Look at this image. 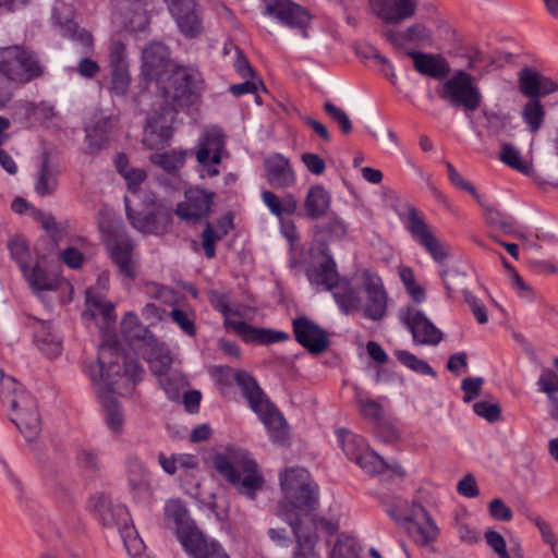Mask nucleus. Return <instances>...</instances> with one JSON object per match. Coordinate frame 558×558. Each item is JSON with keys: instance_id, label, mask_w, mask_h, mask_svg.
Here are the masks:
<instances>
[{"instance_id": "nucleus-50", "label": "nucleus", "mask_w": 558, "mask_h": 558, "mask_svg": "<svg viewBox=\"0 0 558 558\" xmlns=\"http://www.w3.org/2000/svg\"><path fill=\"white\" fill-rule=\"evenodd\" d=\"M170 317L187 336H195L196 327L193 312L174 307L170 312Z\"/></svg>"}, {"instance_id": "nucleus-48", "label": "nucleus", "mask_w": 558, "mask_h": 558, "mask_svg": "<svg viewBox=\"0 0 558 558\" xmlns=\"http://www.w3.org/2000/svg\"><path fill=\"white\" fill-rule=\"evenodd\" d=\"M185 155L178 151H166L162 154H153L150 161L168 172L181 168L184 163Z\"/></svg>"}, {"instance_id": "nucleus-2", "label": "nucleus", "mask_w": 558, "mask_h": 558, "mask_svg": "<svg viewBox=\"0 0 558 558\" xmlns=\"http://www.w3.org/2000/svg\"><path fill=\"white\" fill-rule=\"evenodd\" d=\"M280 486L284 493L283 499L278 502L276 515L290 523L295 519L300 523L320 524V529L328 535L338 531L333 521L318 517L315 511L319 506L318 485L311 478L303 468H291L280 475Z\"/></svg>"}, {"instance_id": "nucleus-62", "label": "nucleus", "mask_w": 558, "mask_h": 558, "mask_svg": "<svg viewBox=\"0 0 558 558\" xmlns=\"http://www.w3.org/2000/svg\"><path fill=\"white\" fill-rule=\"evenodd\" d=\"M488 511L492 518L498 521H510L513 517V512L501 499L495 498L489 502Z\"/></svg>"}, {"instance_id": "nucleus-63", "label": "nucleus", "mask_w": 558, "mask_h": 558, "mask_svg": "<svg viewBox=\"0 0 558 558\" xmlns=\"http://www.w3.org/2000/svg\"><path fill=\"white\" fill-rule=\"evenodd\" d=\"M464 301L472 310L476 320L480 324H486L488 320L484 304L472 293L464 291Z\"/></svg>"}, {"instance_id": "nucleus-54", "label": "nucleus", "mask_w": 558, "mask_h": 558, "mask_svg": "<svg viewBox=\"0 0 558 558\" xmlns=\"http://www.w3.org/2000/svg\"><path fill=\"white\" fill-rule=\"evenodd\" d=\"M446 168L450 182L458 189L470 193L482 206H484V203L482 201L483 197L477 193L473 184L463 179V177L456 170V168L450 162H446Z\"/></svg>"}, {"instance_id": "nucleus-9", "label": "nucleus", "mask_w": 558, "mask_h": 558, "mask_svg": "<svg viewBox=\"0 0 558 558\" xmlns=\"http://www.w3.org/2000/svg\"><path fill=\"white\" fill-rule=\"evenodd\" d=\"M93 509L102 525L118 529L128 553L133 558L143 554L145 544L131 524L130 514L124 506L113 505L109 497L100 495L93 499Z\"/></svg>"}, {"instance_id": "nucleus-32", "label": "nucleus", "mask_w": 558, "mask_h": 558, "mask_svg": "<svg viewBox=\"0 0 558 558\" xmlns=\"http://www.w3.org/2000/svg\"><path fill=\"white\" fill-rule=\"evenodd\" d=\"M409 57L413 60L414 69L433 78H442L450 72L448 62L438 54L410 51Z\"/></svg>"}, {"instance_id": "nucleus-25", "label": "nucleus", "mask_w": 558, "mask_h": 558, "mask_svg": "<svg viewBox=\"0 0 558 558\" xmlns=\"http://www.w3.org/2000/svg\"><path fill=\"white\" fill-rule=\"evenodd\" d=\"M363 282L367 294L364 305V316L372 320H379L386 315L388 296L377 276L365 271Z\"/></svg>"}, {"instance_id": "nucleus-28", "label": "nucleus", "mask_w": 558, "mask_h": 558, "mask_svg": "<svg viewBox=\"0 0 558 558\" xmlns=\"http://www.w3.org/2000/svg\"><path fill=\"white\" fill-rule=\"evenodd\" d=\"M288 523L295 537L294 558H318L316 544L318 542L317 530L320 524L300 523L295 519H289Z\"/></svg>"}, {"instance_id": "nucleus-14", "label": "nucleus", "mask_w": 558, "mask_h": 558, "mask_svg": "<svg viewBox=\"0 0 558 558\" xmlns=\"http://www.w3.org/2000/svg\"><path fill=\"white\" fill-rule=\"evenodd\" d=\"M405 228L435 262L442 263L450 256V246L433 233L430 226L413 206H408L407 208Z\"/></svg>"}, {"instance_id": "nucleus-4", "label": "nucleus", "mask_w": 558, "mask_h": 558, "mask_svg": "<svg viewBox=\"0 0 558 558\" xmlns=\"http://www.w3.org/2000/svg\"><path fill=\"white\" fill-rule=\"evenodd\" d=\"M169 48L162 43H150L142 52V75L148 81L158 83L169 73L170 85L165 88V101L172 105L181 101L190 94L189 75L184 71H174Z\"/></svg>"}, {"instance_id": "nucleus-12", "label": "nucleus", "mask_w": 558, "mask_h": 558, "mask_svg": "<svg viewBox=\"0 0 558 558\" xmlns=\"http://www.w3.org/2000/svg\"><path fill=\"white\" fill-rule=\"evenodd\" d=\"M337 435L345 456L365 472L383 474L391 468L380 456L368 448L362 437L345 429H339Z\"/></svg>"}, {"instance_id": "nucleus-1", "label": "nucleus", "mask_w": 558, "mask_h": 558, "mask_svg": "<svg viewBox=\"0 0 558 558\" xmlns=\"http://www.w3.org/2000/svg\"><path fill=\"white\" fill-rule=\"evenodd\" d=\"M113 354L116 351L112 347L102 345L97 362L87 366L86 372L97 387L109 428L114 433H121L124 416L114 396L131 395L135 386L142 381L145 372L137 361L124 357H122V365L119 364V361L107 364L106 359Z\"/></svg>"}, {"instance_id": "nucleus-30", "label": "nucleus", "mask_w": 558, "mask_h": 558, "mask_svg": "<svg viewBox=\"0 0 558 558\" xmlns=\"http://www.w3.org/2000/svg\"><path fill=\"white\" fill-rule=\"evenodd\" d=\"M114 126L116 121L113 118L96 114L85 128L89 149L92 151H98L106 147Z\"/></svg>"}, {"instance_id": "nucleus-41", "label": "nucleus", "mask_w": 558, "mask_h": 558, "mask_svg": "<svg viewBox=\"0 0 558 558\" xmlns=\"http://www.w3.org/2000/svg\"><path fill=\"white\" fill-rule=\"evenodd\" d=\"M170 137V129L158 124V121L154 118L148 120L145 129L143 144L149 149L156 148L163 145Z\"/></svg>"}, {"instance_id": "nucleus-15", "label": "nucleus", "mask_w": 558, "mask_h": 558, "mask_svg": "<svg viewBox=\"0 0 558 558\" xmlns=\"http://www.w3.org/2000/svg\"><path fill=\"white\" fill-rule=\"evenodd\" d=\"M180 32L186 38H196L203 33V20L195 0H165Z\"/></svg>"}, {"instance_id": "nucleus-13", "label": "nucleus", "mask_w": 558, "mask_h": 558, "mask_svg": "<svg viewBox=\"0 0 558 558\" xmlns=\"http://www.w3.org/2000/svg\"><path fill=\"white\" fill-rule=\"evenodd\" d=\"M214 307L225 317V327L232 329L246 343L269 344L289 339V335L282 331H275L266 328H258L241 320H233L229 317L230 307L223 295H217L213 300Z\"/></svg>"}, {"instance_id": "nucleus-45", "label": "nucleus", "mask_w": 558, "mask_h": 558, "mask_svg": "<svg viewBox=\"0 0 558 558\" xmlns=\"http://www.w3.org/2000/svg\"><path fill=\"white\" fill-rule=\"evenodd\" d=\"M487 544L494 549L499 558H523L522 551L519 547H511L509 550L506 546V541L502 535L496 531H487L485 533Z\"/></svg>"}, {"instance_id": "nucleus-52", "label": "nucleus", "mask_w": 558, "mask_h": 558, "mask_svg": "<svg viewBox=\"0 0 558 558\" xmlns=\"http://www.w3.org/2000/svg\"><path fill=\"white\" fill-rule=\"evenodd\" d=\"M129 483L133 489L146 490L148 488V472L137 461L129 464Z\"/></svg>"}, {"instance_id": "nucleus-44", "label": "nucleus", "mask_w": 558, "mask_h": 558, "mask_svg": "<svg viewBox=\"0 0 558 558\" xmlns=\"http://www.w3.org/2000/svg\"><path fill=\"white\" fill-rule=\"evenodd\" d=\"M362 548L357 544L356 539L340 535L330 553L331 558H362Z\"/></svg>"}, {"instance_id": "nucleus-27", "label": "nucleus", "mask_w": 558, "mask_h": 558, "mask_svg": "<svg viewBox=\"0 0 558 558\" xmlns=\"http://www.w3.org/2000/svg\"><path fill=\"white\" fill-rule=\"evenodd\" d=\"M520 92L530 99H539L558 90V83L539 72L524 68L519 73Z\"/></svg>"}, {"instance_id": "nucleus-3", "label": "nucleus", "mask_w": 558, "mask_h": 558, "mask_svg": "<svg viewBox=\"0 0 558 558\" xmlns=\"http://www.w3.org/2000/svg\"><path fill=\"white\" fill-rule=\"evenodd\" d=\"M217 380L226 386L235 383L247 400L251 409L258 415L274 442L283 445L289 438L288 426L279 410L268 400L255 378L247 372L229 366L215 368Z\"/></svg>"}, {"instance_id": "nucleus-7", "label": "nucleus", "mask_w": 558, "mask_h": 558, "mask_svg": "<svg viewBox=\"0 0 558 558\" xmlns=\"http://www.w3.org/2000/svg\"><path fill=\"white\" fill-rule=\"evenodd\" d=\"M125 213L131 226L144 234L163 235L172 228V207L149 191L141 192L135 208L125 198Z\"/></svg>"}, {"instance_id": "nucleus-61", "label": "nucleus", "mask_w": 558, "mask_h": 558, "mask_svg": "<svg viewBox=\"0 0 558 558\" xmlns=\"http://www.w3.org/2000/svg\"><path fill=\"white\" fill-rule=\"evenodd\" d=\"M483 383L482 377H465L461 384V389L464 391L463 401L471 402L480 396Z\"/></svg>"}, {"instance_id": "nucleus-51", "label": "nucleus", "mask_w": 558, "mask_h": 558, "mask_svg": "<svg viewBox=\"0 0 558 558\" xmlns=\"http://www.w3.org/2000/svg\"><path fill=\"white\" fill-rule=\"evenodd\" d=\"M324 110L329 118L339 125L343 134H350L352 132V122L344 110L337 107L330 100L325 101Z\"/></svg>"}, {"instance_id": "nucleus-43", "label": "nucleus", "mask_w": 558, "mask_h": 558, "mask_svg": "<svg viewBox=\"0 0 558 558\" xmlns=\"http://www.w3.org/2000/svg\"><path fill=\"white\" fill-rule=\"evenodd\" d=\"M86 302L90 310L83 313L84 317H94L96 314H99L105 320H111L114 318L113 305L106 302L102 296L94 294L92 289L86 291Z\"/></svg>"}, {"instance_id": "nucleus-37", "label": "nucleus", "mask_w": 558, "mask_h": 558, "mask_svg": "<svg viewBox=\"0 0 558 558\" xmlns=\"http://www.w3.org/2000/svg\"><path fill=\"white\" fill-rule=\"evenodd\" d=\"M262 199L269 211L277 217L294 215L298 209V199L290 193L279 197L274 192L264 191Z\"/></svg>"}, {"instance_id": "nucleus-58", "label": "nucleus", "mask_w": 558, "mask_h": 558, "mask_svg": "<svg viewBox=\"0 0 558 558\" xmlns=\"http://www.w3.org/2000/svg\"><path fill=\"white\" fill-rule=\"evenodd\" d=\"M474 412L486 421L494 423L500 420L501 409L498 403L478 401L473 404Z\"/></svg>"}, {"instance_id": "nucleus-23", "label": "nucleus", "mask_w": 558, "mask_h": 558, "mask_svg": "<svg viewBox=\"0 0 558 558\" xmlns=\"http://www.w3.org/2000/svg\"><path fill=\"white\" fill-rule=\"evenodd\" d=\"M25 325L32 329L34 342L48 357H57L62 352V341L52 330L51 322L28 315Z\"/></svg>"}, {"instance_id": "nucleus-36", "label": "nucleus", "mask_w": 558, "mask_h": 558, "mask_svg": "<svg viewBox=\"0 0 558 558\" xmlns=\"http://www.w3.org/2000/svg\"><path fill=\"white\" fill-rule=\"evenodd\" d=\"M22 272L35 292L54 291L59 288L60 280L47 274L38 264L34 267L26 266Z\"/></svg>"}, {"instance_id": "nucleus-17", "label": "nucleus", "mask_w": 558, "mask_h": 558, "mask_svg": "<svg viewBox=\"0 0 558 558\" xmlns=\"http://www.w3.org/2000/svg\"><path fill=\"white\" fill-rule=\"evenodd\" d=\"M184 196V201L179 203L174 210L180 219L196 223L210 214L215 197L214 192L191 187L185 192Z\"/></svg>"}, {"instance_id": "nucleus-47", "label": "nucleus", "mask_w": 558, "mask_h": 558, "mask_svg": "<svg viewBox=\"0 0 558 558\" xmlns=\"http://www.w3.org/2000/svg\"><path fill=\"white\" fill-rule=\"evenodd\" d=\"M395 354L398 361L404 366L409 367L410 369L422 375H429L432 377L436 376V373L426 361L418 359L411 352L405 350H399L396 351Z\"/></svg>"}, {"instance_id": "nucleus-22", "label": "nucleus", "mask_w": 558, "mask_h": 558, "mask_svg": "<svg viewBox=\"0 0 558 558\" xmlns=\"http://www.w3.org/2000/svg\"><path fill=\"white\" fill-rule=\"evenodd\" d=\"M400 318L416 343L435 345L444 338V333L418 310L408 307L401 312Z\"/></svg>"}, {"instance_id": "nucleus-18", "label": "nucleus", "mask_w": 558, "mask_h": 558, "mask_svg": "<svg viewBox=\"0 0 558 558\" xmlns=\"http://www.w3.org/2000/svg\"><path fill=\"white\" fill-rule=\"evenodd\" d=\"M225 149V135L218 128H210L203 133L196 153L197 161L207 170L210 177L219 174L216 167L221 162Z\"/></svg>"}, {"instance_id": "nucleus-35", "label": "nucleus", "mask_w": 558, "mask_h": 558, "mask_svg": "<svg viewBox=\"0 0 558 558\" xmlns=\"http://www.w3.org/2000/svg\"><path fill=\"white\" fill-rule=\"evenodd\" d=\"M121 332L130 342L141 341L147 345L156 342L154 335L145 327L134 313H128L121 322Z\"/></svg>"}, {"instance_id": "nucleus-34", "label": "nucleus", "mask_w": 558, "mask_h": 558, "mask_svg": "<svg viewBox=\"0 0 558 558\" xmlns=\"http://www.w3.org/2000/svg\"><path fill=\"white\" fill-rule=\"evenodd\" d=\"M307 278L313 284L326 290H332L340 282L336 264L330 257L311 267L307 270Z\"/></svg>"}, {"instance_id": "nucleus-59", "label": "nucleus", "mask_w": 558, "mask_h": 558, "mask_svg": "<svg viewBox=\"0 0 558 558\" xmlns=\"http://www.w3.org/2000/svg\"><path fill=\"white\" fill-rule=\"evenodd\" d=\"M537 385L539 390L548 397L556 396L555 393L558 391V375L551 368L545 367L537 380Z\"/></svg>"}, {"instance_id": "nucleus-19", "label": "nucleus", "mask_w": 558, "mask_h": 558, "mask_svg": "<svg viewBox=\"0 0 558 558\" xmlns=\"http://www.w3.org/2000/svg\"><path fill=\"white\" fill-rule=\"evenodd\" d=\"M110 92L116 96H125L131 84L125 45L116 40L109 48Z\"/></svg>"}, {"instance_id": "nucleus-38", "label": "nucleus", "mask_w": 558, "mask_h": 558, "mask_svg": "<svg viewBox=\"0 0 558 558\" xmlns=\"http://www.w3.org/2000/svg\"><path fill=\"white\" fill-rule=\"evenodd\" d=\"M332 294L343 313L349 314L360 310L361 299L359 292L348 281H340L332 289Z\"/></svg>"}, {"instance_id": "nucleus-42", "label": "nucleus", "mask_w": 558, "mask_h": 558, "mask_svg": "<svg viewBox=\"0 0 558 558\" xmlns=\"http://www.w3.org/2000/svg\"><path fill=\"white\" fill-rule=\"evenodd\" d=\"M499 159L521 173L526 174L531 171V165L522 158L520 150L509 143L501 144Z\"/></svg>"}, {"instance_id": "nucleus-46", "label": "nucleus", "mask_w": 558, "mask_h": 558, "mask_svg": "<svg viewBox=\"0 0 558 558\" xmlns=\"http://www.w3.org/2000/svg\"><path fill=\"white\" fill-rule=\"evenodd\" d=\"M316 228L318 233L325 234L328 240H341L348 232L344 221L335 214L330 215L326 221Z\"/></svg>"}, {"instance_id": "nucleus-16", "label": "nucleus", "mask_w": 558, "mask_h": 558, "mask_svg": "<svg viewBox=\"0 0 558 558\" xmlns=\"http://www.w3.org/2000/svg\"><path fill=\"white\" fill-rule=\"evenodd\" d=\"M402 518L407 522L409 536L417 545L426 546L436 541L438 527L422 505L413 504L411 510L404 512Z\"/></svg>"}, {"instance_id": "nucleus-55", "label": "nucleus", "mask_w": 558, "mask_h": 558, "mask_svg": "<svg viewBox=\"0 0 558 558\" xmlns=\"http://www.w3.org/2000/svg\"><path fill=\"white\" fill-rule=\"evenodd\" d=\"M484 208L486 221L492 228L501 230L505 233L512 232L513 223L504 214L489 206H484Z\"/></svg>"}, {"instance_id": "nucleus-49", "label": "nucleus", "mask_w": 558, "mask_h": 558, "mask_svg": "<svg viewBox=\"0 0 558 558\" xmlns=\"http://www.w3.org/2000/svg\"><path fill=\"white\" fill-rule=\"evenodd\" d=\"M228 233L227 229L221 232L216 231L210 223H206L202 233V246L207 258H214L216 255V243Z\"/></svg>"}, {"instance_id": "nucleus-8", "label": "nucleus", "mask_w": 558, "mask_h": 558, "mask_svg": "<svg viewBox=\"0 0 558 558\" xmlns=\"http://www.w3.org/2000/svg\"><path fill=\"white\" fill-rule=\"evenodd\" d=\"M165 523L173 531L190 557L216 541L207 537L191 519L189 510L180 499H171L165 506Z\"/></svg>"}, {"instance_id": "nucleus-40", "label": "nucleus", "mask_w": 558, "mask_h": 558, "mask_svg": "<svg viewBox=\"0 0 558 558\" xmlns=\"http://www.w3.org/2000/svg\"><path fill=\"white\" fill-rule=\"evenodd\" d=\"M521 117L531 133L538 132L546 117V110L539 99H530L522 108Z\"/></svg>"}, {"instance_id": "nucleus-31", "label": "nucleus", "mask_w": 558, "mask_h": 558, "mask_svg": "<svg viewBox=\"0 0 558 558\" xmlns=\"http://www.w3.org/2000/svg\"><path fill=\"white\" fill-rule=\"evenodd\" d=\"M58 163L51 160L49 153H43L35 180V192L41 197L52 195L58 187Z\"/></svg>"}, {"instance_id": "nucleus-33", "label": "nucleus", "mask_w": 558, "mask_h": 558, "mask_svg": "<svg viewBox=\"0 0 558 558\" xmlns=\"http://www.w3.org/2000/svg\"><path fill=\"white\" fill-rule=\"evenodd\" d=\"M331 203L330 193L319 184L312 185L304 199V209L307 218L317 220L327 215Z\"/></svg>"}, {"instance_id": "nucleus-53", "label": "nucleus", "mask_w": 558, "mask_h": 558, "mask_svg": "<svg viewBox=\"0 0 558 558\" xmlns=\"http://www.w3.org/2000/svg\"><path fill=\"white\" fill-rule=\"evenodd\" d=\"M468 68L483 76L489 72L490 65L494 64V59L480 50H474L468 54Z\"/></svg>"}, {"instance_id": "nucleus-6", "label": "nucleus", "mask_w": 558, "mask_h": 558, "mask_svg": "<svg viewBox=\"0 0 558 558\" xmlns=\"http://www.w3.org/2000/svg\"><path fill=\"white\" fill-rule=\"evenodd\" d=\"M213 462L217 472L241 495L253 500L256 493L263 489L264 477L248 452L229 449L226 453L216 454Z\"/></svg>"}, {"instance_id": "nucleus-20", "label": "nucleus", "mask_w": 558, "mask_h": 558, "mask_svg": "<svg viewBox=\"0 0 558 558\" xmlns=\"http://www.w3.org/2000/svg\"><path fill=\"white\" fill-rule=\"evenodd\" d=\"M267 15L276 17L281 24L300 29L303 36L306 35V27L311 22V14L298 3L291 0H269L265 8Z\"/></svg>"}, {"instance_id": "nucleus-39", "label": "nucleus", "mask_w": 558, "mask_h": 558, "mask_svg": "<svg viewBox=\"0 0 558 558\" xmlns=\"http://www.w3.org/2000/svg\"><path fill=\"white\" fill-rule=\"evenodd\" d=\"M148 347L149 351L146 353V360L150 371L155 376H165L172 364L169 351L157 341Z\"/></svg>"}, {"instance_id": "nucleus-29", "label": "nucleus", "mask_w": 558, "mask_h": 558, "mask_svg": "<svg viewBox=\"0 0 558 558\" xmlns=\"http://www.w3.org/2000/svg\"><path fill=\"white\" fill-rule=\"evenodd\" d=\"M133 242L128 238H120L109 244V252L113 264L121 276L133 280L136 277V262L133 258Z\"/></svg>"}, {"instance_id": "nucleus-64", "label": "nucleus", "mask_w": 558, "mask_h": 558, "mask_svg": "<svg viewBox=\"0 0 558 558\" xmlns=\"http://www.w3.org/2000/svg\"><path fill=\"white\" fill-rule=\"evenodd\" d=\"M457 490L460 495L466 498H475L480 494L476 480L472 474H466L461 481H459Z\"/></svg>"}, {"instance_id": "nucleus-60", "label": "nucleus", "mask_w": 558, "mask_h": 558, "mask_svg": "<svg viewBox=\"0 0 558 558\" xmlns=\"http://www.w3.org/2000/svg\"><path fill=\"white\" fill-rule=\"evenodd\" d=\"M440 276L449 296L463 287L465 276L458 270L442 269Z\"/></svg>"}, {"instance_id": "nucleus-56", "label": "nucleus", "mask_w": 558, "mask_h": 558, "mask_svg": "<svg viewBox=\"0 0 558 558\" xmlns=\"http://www.w3.org/2000/svg\"><path fill=\"white\" fill-rule=\"evenodd\" d=\"M9 250L12 258L16 260L21 270L28 266L29 251L24 239L14 238L9 242Z\"/></svg>"}, {"instance_id": "nucleus-57", "label": "nucleus", "mask_w": 558, "mask_h": 558, "mask_svg": "<svg viewBox=\"0 0 558 558\" xmlns=\"http://www.w3.org/2000/svg\"><path fill=\"white\" fill-rule=\"evenodd\" d=\"M403 37L407 43L416 45L429 44L432 41V35L429 29L420 23L413 24L403 31Z\"/></svg>"}, {"instance_id": "nucleus-26", "label": "nucleus", "mask_w": 558, "mask_h": 558, "mask_svg": "<svg viewBox=\"0 0 558 558\" xmlns=\"http://www.w3.org/2000/svg\"><path fill=\"white\" fill-rule=\"evenodd\" d=\"M265 178L275 189H290L296 177L291 162L281 154H272L264 160Z\"/></svg>"}, {"instance_id": "nucleus-24", "label": "nucleus", "mask_w": 558, "mask_h": 558, "mask_svg": "<svg viewBox=\"0 0 558 558\" xmlns=\"http://www.w3.org/2000/svg\"><path fill=\"white\" fill-rule=\"evenodd\" d=\"M374 13L386 24H400L415 14L417 0H369Z\"/></svg>"}, {"instance_id": "nucleus-5", "label": "nucleus", "mask_w": 558, "mask_h": 558, "mask_svg": "<svg viewBox=\"0 0 558 558\" xmlns=\"http://www.w3.org/2000/svg\"><path fill=\"white\" fill-rule=\"evenodd\" d=\"M0 399L11 410V422L27 441L35 440L41 430L36 399L11 376H1Z\"/></svg>"}, {"instance_id": "nucleus-21", "label": "nucleus", "mask_w": 558, "mask_h": 558, "mask_svg": "<svg viewBox=\"0 0 558 558\" xmlns=\"http://www.w3.org/2000/svg\"><path fill=\"white\" fill-rule=\"evenodd\" d=\"M292 326L295 340L310 353L320 354L329 347L327 332L310 318L296 317Z\"/></svg>"}, {"instance_id": "nucleus-10", "label": "nucleus", "mask_w": 558, "mask_h": 558, "mask_svg": "<svg viewBox=\"0 0 558 558\" xmlns=\"http://www.w3.org/2000/svg\"><path fill=\"white\" fill-rule=\"evenodd\" d=\"M0 72L9 80L28 82L43 74V66L33 51L22 46L0 49Z\"/></svg>"}, {"instance_id": "nucleus-11", "label": "nucleus", "mask_w": 558, "mask_h": 558, "mask_svg": "<svg viewBox=\"0 0 558 558\" xmlns=\"http://www.w3.org/2000/svg\"><path fill=\"white\" fill-rule=\"evenodd\" d=\"M475 77L459 70L438 89V96L452 107H461L466 111H475L482 102L480 89L475 86Z\"/></svg>"}]
</instances>
